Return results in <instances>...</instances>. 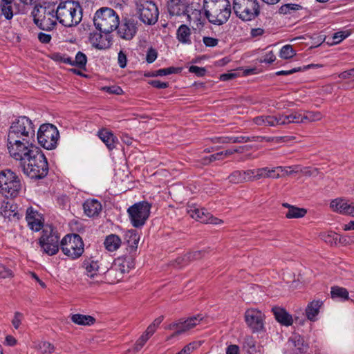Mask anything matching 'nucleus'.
Instances as JSON below:
<instances>
[{
  "label": "nucleus",
  "instance_id": "obj_1",
  "mask_svg": "<svg viewBox=\"0 0 354 354\" xmlns=\"http://www.w3.org/2000/svg\"><path fill=\"white\" fill-rule=\"evenodd\" d=\"M35 127L26 116H19L10 124L7 135L8 149L10 155L19 154V151L33 146Z\"/></svg>",
  "mask_w": 354,
  "mask_h": 354
},
{
  "label": "nucleus",
  "instance_id": "obj_2",
  "mask_svg": "<svg viewBox=\"0 0 354 354\" xmlns=\"http://www.w3.org/2000/svg\"><path fill=\"white\" fill-rule=\"evenodd\" d=\"M10 156L20 162L24 173L31 178L41 179L48 173L47 159L41 150L35 145Z\"/></svg>",
  "mask_w": 354,
  "mask_h": 354
},
{
  "label": "nucleus",
  "instance_id": "obj_3",
  "mask_svg": "<svg viewBox=\"0 0 354 354\" xmlns=\"http://www.w3.org/2000/svg\"><path fill=\"white\" fill-rule=\"evenodd\" d=\"M203 9L209 22L218 26L225 24L232 13L229 0H203Z\"/></svg>",
  "mask_w": 354,
  "mask_h": 354
},
{
  "label": "nucleus",
  "instance_id": "obj_4",
  "mask_svg": "<svg viewBox=\"0 0 354 354\" xmlns=\"http://www.w3.org/2000/svg\"><path fill=\"white\" fill-rule=\"evenodd\" d=\"M82 9L79 3L73 1L59 3L56 9V19L64 26L77 25L82 20Z\"/></svg>",
  "mask_w": 354,
  "mask_h": 354
},
{
  "label": "nucleus",
  "instance_id": "obj_5",
  "mask_svg": "<svg viewBox=\"0 0 354 354\" xmlns=\"http://www.w3.org/2000/svg\"><path fill=\"white\" fill-rule=\"evenodd\" d=\"M93 22L95 28L101 32L111 33L118 27L120 18L113 9L102 7L95 12Z\"/></svg>",
  "mask_w": 354,
  "mask_h": 354
},
{
  "label": "nucleus",
  "instance_id": "obj_6",
  "mask_svg": "<svg viewBox=\"0 0 354 354\" xmlns=\"http://www.w3.org/2000/svg\"><path fill=\"white\" fill-rule=\"evenodd\" d=\"M22 187L19 177L10 169L0 171V192L6 197H16Z\"/></svg>",
  "mask_w": 354,
  "mask_h": 354
},
{
  "label": "nucleus",
  "instance_id": "obj_7",
  "mask_svg": "<svg viewBox=\"0 0 354 354\" xmlns=\"http://www.w3.org/2000/svg\"><path fill=\"white\" fill-rule=\"evenodd\" d=\"M234 15L243 21H251L259 14V6L257 0H233Z\"/></svg>",
  "mask_w": 354,
  "mask_h": 354
},
{
  "label": "nucleus",
  "instance_id": "obj_8",
  "mask_svg": "<svg viewBox=\"0 0 354 354\" xmlns=\"http://www.w3.org/2000/svg\"><path fill=\"white\" fill-rule=\"evenodd\" d=\"M136 13L140 20L146 25L155 24L159 12L156 3L151 0H136Z\"/></svg>",
  "mask_w": 354,
  "mask_h": 354
},
{
  "label": "nucleus",
  "instance_id": "obj_9",
  "mask_svg": "<svg viewBox=\"0 0 354 354\" xmlns=\"http://www.w3.org/2000/svg\"><path fill=\"white\" fill-rule=\"evenodd\" d=\"M37 136L39 144L44 149L52 150L57 147L59 133L55 125L49 123L41 124Z\"/></svg>",
  "mask_w": 354,
  "mask_h": 354
},
{
  "label": "nucleus",
  "instance_id": "obj_10",
  "mask_svg": "<svg viewBox=\"0 0 354 354\" xmlns=\"http://www.w3.org/2000/svg\"><path fill=\"white\" fill-rule=\"evenodd\" d=\"M63 253L72 259L79 258L84 252V243L77 234L66 235L60 242Z\"/></svg>",
  "mask_w": 354,
  "mask_h": 354
},
{
  "label": "nucleus",
  "instance_id": "obj_11",
  "mask_svg": "<svg viewBox=\"0 0 354 354\" xmlns=\"http://www.w3.org/2000/svg\"><path fill=\"white\" fill-rule=\"evenodd\" d=\"M151 205L147 201L136 203L127 209L131 223L134 227H142L149 218Z\"/></svg>",
  "mask_w": 354,
  "mask_h": 354
},
{
  "label": "nucleus",
  "instance_id": "obj_12",
  "mask_svg": "<svg viewBox=\"0 0 354 354\" xmlns=\"http://www.w3.org/2000/svg\"><path fill=\"white\" fill-rule=\"evenodd\" d=\"M59 236L57 231L51 226H48L43 230L39 243L43 252L53 256L59 251Z\"/></svg>",
  "mask_w": 354,
  "mask_h": 354
},
{
  "label": "nucleus",
  "instance_id": "obj_13",
  "mask_svg": "<svg viewBox=\"0 0 354 354\" xmlns=\"http://www.w3.org/2000/svg\"><path fill=\"white\" fill-rule=\"evenodd\" d=\"M32 15L34 18V22L42 30H50L56 25V12L55 10H50L46 7L35 6Z\"/></svg>",
  "mask_w": 354,
  "mask_h": 354
},
{
  "label": "nucleus",
  "instance_id": "obj_14",
  "mask_svg": "<svg viewBox=\"0 0 354 354\" xmlns=\"http://www.w3.org/2000/svg\"><path fill=\"white\" fill-rule=\"evenodd\" d=\"M201 315H197L187 318V319H180L176 322H174L168 326L169 330H175V333L171 335L174 337L185 333L196 326H197L203 319Z\"/></svg>",
  "mask_w": 354,
  "mask_h": 354
},
{
  "label": "nucleus",
  "instance_id": "obj_15",
  "mask_svg": "<svg viewBox=\"0 0 354 354\" xmlns=\"http://www.w3.org/2000/svg\"><path fill=\"white\" fill-rule=\"evenodd\" d=\"M245 321L253 333L261 331L264 328V315L257 309L246 310Z\"/></svg>",
  "mask_w": 354,
  "mask_h": 354
},
{
  "label": "nucleus",
  "instance_id": "obj_16",
  "mask_svg": "<svg viewBox=\"0 0 354 354\" xmlns=\"http://www.w3.org/2000/svg\"><path fill=\"white\" fill-rule=\"evenodd\" d=\"M138 21L133 17L124 19L117 28L119 37L127 40L131 39L138 31Z\"/></svg>",
  "mask_w": 354,
  "mask_h": 354
},
{
  "label": "nucleus",
  "instance_id": "obj_17",
  "mask_svg": "<svg viewBox=\"0 0 354 354\" xmlns=\"http://www.w3.org/2000/svg\"><path fill=\"white\" fill-rule=\"evenodd\" d=\"M187 21L191 24L194 30H201L205 22V19L202 16L201 10L198 5L192 3L185 15Z\"/></svg>",
  "mask_w": 354,
  "mask_h": 354
},
{
  "label": "nucleus",
  "instance_id": "obj_18",
  "mask_svg": "<svg viewBox=\"0 0 354 354\" xmlns=\"http://www.w3.org/2000/svg\"><path fill=\"white\" fill-rule=\"evenodd\" d=\"M189 216L201 223H211L214 225L222 224L223 221L221 219L214 217L209 212L204 208L190 207L187 210Z\"/></svg>",
  "mask_w": 354,
  "mask_h": 354
},
{
  "label": "nucleus",
  "instance_id": "obj_19",
  "mask_svg": "<svg viewBox=\"0 0 354 354\" xmlns=\"http://www.w3.org/2000/svg\"><path fill=\"white\" fill-rule=\"evenodd\" d=\"M191 4L189 0H169L168 12L172 16H185Z\"/></svg>",
  "mask_w": 354,
  "mask_h": 354
},
{
  "label": "nucleus",
  "instance_id": "obj_20",
  "mask_svg": "<svg viewBox=\"0 0 354 354\" xmlns=\"http://www.w3.org/2000/svg\"><path fill=\"white\" fill-rule=\"evenodd\" d=\"M132 261L130 257H119L113 261L109 269V274L112 275L114 272L118 271V277H123V274L128 272L132 268Z\"/></svg>",
  "mask_w": 354,
  "mask_h": 354
},
{
  "label": "nucleus",
  "instance_id": "obj_21",
  "mask_svg": "<svg viewBox=\"0 0 354 354\" xmlns=\"http://www.w3.org/2000/svg\"><path fill=\"white\" fill-rule=\"evenodd\" d=\"M109 34L102 35L98 32L91 34L90 41L93 46L100 50L110 48L112 44V38Z\"/></svg>",
  "mask_w": 354,
  "mask_h": 354
},
{
  "label": "nucleus",
  "instance_id": "obj_22",
  "mask_svg": "<svg viewBox=\"0 0 354 354\" xmlns=\"http://www.w3.org/2000/svg\"><path fill=\"white\" fill-rule=\"evenodd\" d=\"M26 220L29 227L33 231L38 232L43 227L41 215L32 207L26 209Z\"/></svg>",
  "mask_w": 354,
  "mask_h": 354
},
{
  "label": "nucleus",
  "instance_id": "obj_23",
  "mask_svg": "<svg viewBox=\"0 0 354 354\" xmlns=\"http://www.w3.org/2000/svg\"><path fill=\"white\" fill-rule=\"evenodd\" d=\"M1 214L10 221L19 220L22 215L19 212L17 205L10 202H6L1 205Z\"/></svg>",
  "mask_w": 354,
  "mask_h": 354
},
{
  "label": "nucleus",
  "instance_id": "obj_24",
  "mask_svg": "<svg viewBox=\"0 0 354 354\" xmlns=\"http://www.w3.org/2000/svg\"><path fill=\"white\" fill-rule=\"evenodd\" d=\"M97 136L105 144L109 151L115 149L118 143V138L108 129H102L99 130Z\"/></svg>",
  "mask_w": 354,
  "mask_h": 354
},
{
  "label": "nucleus",
  "instance_id": "obj_25",
  "mask_svg": "<svg viewBox=\"0 0 354 354\" xmlns=\"http://www.w3.org/2000/svg\"><path fill=\"white\" fill-rule=\"evenodd\" d=\"M85 214L88 217L97 216L102 210L101 203L96 199H88L83 204Z\"/></svg>",
  "mask_w": 354,
  "mask_h": 354
},
{
  "label": "nucleus",
  "instance_id": "obj_26",
  "mask_svg": "<svg viewBox=\"0 0 354 354\" xmlns=\"http://www.w3.org/2000/svg\"><path fill=\"white\" fill-rule=\"evenodd\" d=\"M82 267L85 269V274L91 279L97 276L100 268L99 261L93 258L85 259Z\"/></svg>",
  "mask_w": 354,
  "mask_h": 354
},
{
  "label": "nucleus",
  "instance_id": "obj_27",
  "mask_svg": "<svg viewBox=\"0 0 354 354\" xmlns=\"http://www.w3.org/2000/svg\"><path fill=\"white\" fill-rule=\"evenodd\" d=\"M286 169L285 167L282 166H278L276 167L269 168V167H261L257 169V176L258 179L265 178H279L280 175L279 173H277V171H283Z\"/></svg>",
  "mask_w": 354,
  "mask_h": 354
},
{
  "label": "nucleus",
  "instance_id": "obj_28",
  "mask_svg": "<svg viewBox=\"0 0 354 354\" xmlns=\"http://www.w3.org/2000/svg\"><path fill=\"white\" fill-rule=\"evenodd\" d=\"M272 312L278 322L284 326L292 325L293 322L292 316L286 310L280 307H274Z\"/></svg>",
  "mask_w": 354,
  "mask_h": 354
},
{
  "label": "nucleus",
  "instance_id": "obj_29",
  "mask_svg": "<svg viewBox=\"0 0 354 354\" xmlns=\"http://www.w3.org/2000/svg\"><path fill=\"white\" fill-rule=\"evenodd\" d=\"M1 15L7 19L10 20L15 15L19 12V8L13 3V1H5L1 3Z\"/></svg>",
  "mask_w": 354,
  "mask_h": 354
},
{
  "label": "nucleus",
  "instance_id": "obj_30",
  "mask_svg": "<svg viewBox=\"0 0 354 354\" xmlns=\"http://www.w3.org/2000/svg\"><path fill=\"white\" fill-rule=\"evenodd\" d=\"M350 203L344 198H338L333 200L330 207L334 211L339 214L348 215L349 213Z\"/></svg>",
  "mask_w": 354,
  "mask_h": 354
},
{
  "label": "nucleus",
  "instance_id": "obj_31",
  "mask_svg": "<svg viewBox=\"0 0 354 354\" xmlns=\"http://www.w3.org/2000/svg\"><path fill=\"white\" fill-rule=\"evenodd\" d=\"M125 243L130 248V252L136 251L140 241V235L135 230H130L125 232L124 237Z\"/></svg>",
  "mask_w": 354,
  "mask_h": 354
},
{
  "label": "nucleus",
  "instance_id": "obj_32",
  "mask_svg": "<svg viewBox=\"0 0 354 354\" xmlns=\"http://www.w3.org/2000/svg\"><path fill=\"white\" fill-rule=\"evenodd\" d=\"M323 302L321 300H313L309 303L306 308V315L308 319L315 321V317L318 315L319 308Z\"/></svg>",
  "mask_w": 354,
  "mask_h": 354
},
{
  "label": "nucleus",
  "instance_id": "obj_33",
  "mask_svg": "<svg viewBox=\"0 0 354 354\" xmlns=\"http://www.w3.org/2000/svg\"><path fill=\"white\" fill-rule=\"evenodd\" d=\"M121 239L116 234H110L104 240V245L105 248L109 252L117 250L121 245Z\"/></svg>",
  "mask_w": 354,
  "mask_h": 354
},
{
  "label": "nucleus",
  "instance_id": "obj_34",
  "mask_svg": "<svg viewBox=\"0 0 354 354\" xmlns=\"http://www.w3.org/2000/svg\"><path fill=\"white\" fill-rule=\"evenodd\" d=\"M71 321L77 325L91 326L95 322V319L91 315L73 314L71 316Z\"/></svg>",
  "mask_w": 354,
  "mask_h": 354
},
{
  "label": "nucleus",
  "instance_id": "obj_35",
  "mask_svg": "<svg viewBox=\"0 0 354 354\" xmlns=\"http://www.w3.org/2000/svg\"><path fill=\"white\" fill-rule=\"evenodd\" d=\"M176 35L178 40L182 44H190L192 43L190 39L191 31L187 26L180 25L177 30Z\"/></svg>",
  "mask_w": 354,
  "mask_h": 354
},
{
  "label": "nucleus",
  "instance_id": "obj_36",
  "mask_svg": "<svg viewBox=\"0 0 354 354\" xmlns=\"http://www.w3.org/2000/svg\"><path fill=\"white\" fill-rule=\"evenodd\" d=\"M284 207L288 208V212L286 213V216L288 218H299L304 217L307 211L304 208H299L295 206L290 205L288 203L283 204Z\"/></svg>",
  "mask_w": 354,
  "mask_h": 354
},
{
  "label": "nucleus",
  "instance_id": "obj_37",
  "mask_svg": "<svg viewBox=\"0 0 354 354\" xmlns=\"http://www.w3.org/2000/svg\"><path fill=\"white\" fill-rule=\"evenodd\" d=\"M214 142L216 143H244L252 141L253 139L245 136H231L216 138Z\"/></svg>",
  "mask_w": 354,
  "mask_h": 354
},
{
  "label": "nucleus",
  "instance_id": "obj_38",
  "mask_svg": "<svg viewBox=\"0 0 354 354\" xmlns=\"http://www.w3.org/2000/svg\"><path fill=\"white\" fill-rule=\"evenodd\" d=\"M86 62V55L84 53L79 51L75 55V60L71 59V64H70V65L75 66L82 69L84 68Z\"/></svg>",
  "mask_w": 354,
  "mask_h": 354
},
{
  "label": "nucleus",
  "instance_id": "obj_39",
  "mask_svg": "<svg viewBox=\"0 0 354 354\" xmlns=\"http://www.w3.org/2000/svg\"><path fill=\"white\" fill-rule=\"evenodd\" d=\"M285 117L286 124L304 122V114L299 111H292L288 115L286 114Z\"/></svg>",
  "mask_w": 354,
  "mask_h": 354
},
{
  "label": "nucleus",
  "instance_id": "obj_40",
  "mask_svg": "<svg viewBox=\"0 0 354 354\" xmlns=\"http://www.w3.org/2000/svg\"><path fill=\"white\" fill-rule=\"evenodd\" d=\"M331 297L333 298H342L344 299H348V292L342 287L333 286L330 290Z\"/></svg>",
  "mask_w": 354,
  "mask_h": 354
},
{
  "label": "nucleus",
  "instance_id": "obj_41",
  "mask_svg": "<svg viewBox=\"0 0 354 354\" xmlns=\"http://www.w3.org/2000/svg\"><path fill=\"white\" fill-rule=\"evenodd\" d=\"M296 55L295 50L292 48L291 45L283 46L279 53V57L284 59H290Z\"/></svg>",
  "mask_w": 354,
  "mask_h": 354
},
{
  "label": "nucleus",
  "instance_id": "obj_42",
  "mask_svg": "<svg viewBox=\"0 0 354 354\" xmlns=\"http://www.w3.org/2000/svg\"><path fill=\"white\" fill-rule=\"evenodd\" d=\"M162 320H163V317H162V316L156 318L152 322V324H151L147 327L146 331L143 334H145L146 336H147L149 338H150L153 335V333H155V331L156 330V329L158 328L159 325L161 324Z\"/></svg>",
  "mask_w": 354,
  "mask_h": 354
},
{
  "label": "nucleus",
  "instance_id": "obj_43",
  "mask_svg": "<svg viewBox=\"0 0 354 354\" xmlns=\"http://www.w3.org/2000/svg\"><path fill=\"white\" fill-rule=\"evenodd\" d=\"M37 348L43 354H51L55 351L54 346L48 342H41Z\"/></svg>",
  "mask_w": 354,
  "mask_h": 354
},
{
  "label": "nucleus",
  "instance_id": "obj_44",
  "mask_svg": "<svg viewBox=\"0 0 354 354\" xmlns=\"http://www.w3.org/2000/svg\"><path fill=\"white\" fill-rule=\"evenodd\" d=\"M322 118V115L319 111H316V112L306 111L304 113V122L319 121Z\"/></svg>",
  "mask_w": 354,
  "mask_h": 354
},
{
  "label": "nucleus",
  "instance_id": "obj_45",
  "mask_svg": "<svg viewBox=\"0 0 354 354\" xmlns=\"http://www.w3.org/2000/svg\"><path fill=\"white\" fill-rule=\"evenodd\" d=\"M180 71V69L176 67H169L165 68H161L159 70H157L153 73L151 76H165L173 73H177Z\"/></svg>",
  "mask_w": 354,
  "mask_h": 354
},
{
  "label": "nucleus",
  "instance_id": "obj_46",
  "mask_svg": "<svg viewBox=\"0 0 354 354\" xmlns=\"http://www.w3.org/2000/svg\"><path fill=\"white\" fill-rule=\"evenodd\" d=\"M201 344L200 342H192L188 344H187L185 346H184L181 351L176 353V354H190L194 351L197 349L201 346Z\"/></svg>",
  "mask_w": 354,
  "mask_h": 354
},
{
  "label": "nucleus",
  "instance_id": "obj_47",
  "mask_svg": "<svg viewBox=\"0 0 354 354\" xmlns=\"http://www.w3.org/2000/svg\"><path fill=\"white\" fill-rule=\"evenodd\" d=\"M242 176L245 182L248 181H254L257 180L258 176H257V169H248L245 171H242Z\"/></svg>",
  "mask_w": 354,
  "mask_h": 354
},
{
  "label": "nucleus",
  "instance_id": "obj_48",
  "mask_svg": "<svg viewBox=\"0 0 354 354\" xmlns=\"http://www.w3.org/2000/svg\"><path fill=\"white\" fill-rule=\"evenodd\" d=\"M242 175V171L236 170L228 176V179L230 183L234 184L243 183L244 180Z\"/></svg>",
  "mask_w": 354,
  "mask_h": 354
},
{
  "label": "nucleus",
  "instance_id": "obj_49",
  "mask_svg": "<svg viewBox=\"0 0 354 354\" xmlns=\"http://www.w3.org/2000/svg\"><path fill=\"white\" fill-rule=\"evenodd\" d=\"M292 343L299 353H304L306 351L307 346L304 344V340L300 337L295 336L292 339Z\"/></svg>",
  "mask_w": 354,
  "mask_h": 354
},
{
  "label": "nucleus",
  "instance_id": "obj_50",
  "mask_svg": "<svg viewBox=\"0 0 354 354\" xmlns=\"http://www.w3.org/2000/svg\"><path fill=\"white\" fill-rule=\"evenodd\" d=\"M51 58L55 62L70 64H71V58L59 53L52 54Z\"/></svg>",
  "mask_w": 354,
  "mask_h": 354
},
{
  "label": "nucleus",
  "instance_id": "obj_51",
  "mask_svg": "<svg viewBox=\"0 0 354 354\" xmlns=\"http://www.w3.org/2000/svg\"><path fill=\"white\" fill-rule=\"evenodd\" d=\"M202 257L201 251L190 252L185 254L183 257V261L185 262L192 261L193 260L199 259Z\"/></svg>",
  "mask_w": 354,
  "mask_h": 354
},
{
  "label": "nucleus",
  "instance_id": "obj_52",
  "mask_svg": "<svg viewBox=\"0 0 354 354\" xmlns=\"http://www.w3.org/2000/svg\"><path fill=\"white\" fill-rule=\"evenodd\" d=\"M300 8L299 5L297 4H286L282 6L279 8V12L281 14L286 15L288 13H290L291 10H298Z\"/></svg>",
  "mask_w": 354,
  "mask_h": 354
},
{
  "label": "nucleus",
  "instance_id": "obj_53",
  "mask_svg": "<svg viewBox=\"0 0 354 354\" xmlns=\"http://www.w3.org/2000/svg\"><path fill=\"white\" fill-rule=\"evenodd\" d=\"M13 276V272L10 268L0 263V278H12Z\"/></svg>",
  "mask_w": 354,
  "mask_h": 354
},
{
  "label": "nucleus",
  "instance_id": "obj_54",
  "mask_svg": "<svg viewBox=\"0 0 354 354\" xmlns=\"http://www.w3.org/2000/svg\"><path fill=\"white\" fill-rule=\"evenodd\" d=\"M102 90L109 94L121 95L123 93L122 89L118 86H104Z\"/></svg>",
  "mask_w": 354,
  "mask_h": 354
},
{
  "label": "nucleus",
  "instance_id": "obj_55",
  "mask_svg": "<svg viewBox=\"0 0 354 354\" xmlns=\"http://www.w3.org/2000/svg\"><path fill=\"white\" fill-rule=\"evenodd\" d=\"M118 271L114 272L112 275L109 274V269L106 270L105 272L106 279L111 283H117L120 281L123 277H118Z\"/></svg>",
  "mask_w": 354,
  "mask_h": 354
},
{
  "label": "nucleus",
  "instance_id": "obj_56",
  "mask_svg": "<svg viewBox=\"0 0 354 354\" xmlns=\"http://www.w3.org/2000/svg\"><path fill=\"white\" fill-rule=\"evenodd\" d=\"M348 36V33H346L344 31H340L335 33L333 36V42L332 44H339L342 40L346 39Z\"/></svg>",
  "mask_w": 354,
  "mask_h": 354
},
{
  "label": "nucleus",
  "instance_id": "obj_57",
  "mask_svg": "<svg viewBox=\"0 0 354 354\" xmlns=\"http://www.w3.org/2000/svg\"><path fill=\"white\" fill-rule=\"evenodd\" d=\"M149 338L146 336L145 334H142L139 339L137 340L135 346L134 350L136 351H139L143 346L145 344V343L148 341Z\"/></svg>",
  "mask_w": 354,
  "mask_h": 354
},
{
  "label": "nucleus",
  "instance_id": "obj_58",
  "mask_svg": "<svg viewBox=\"0 0 354 354\" xmlns=\"http://www.w3.org/2000/svg\"><path fill=\"white\" fill-rule=\"evenodd\" d=\"M203 41L206 47H214L218 44V39L211 37H203Z\"/></svg>",
  "mask_w": 354,
  "mask_h": 354
},
{
  "label": "nucleus",
  "instance_id": "obj_59",
  "mask_svg": "<svg viewBox=\"0 0 354 354\" xmlns=\"http://www.w3.org/2000/svg\"><path fill=\"white\" fill-rule=\"evenodd\" d=\"M23 319L22 313L19 312H16L15 313L14 317L12 320V324L15 329H18L21 325V320Z\"/></svg>",
  "mask_w": 354,
  "mask_h": 354
},
{
  "label": "nucleus",
  "instance_id": "obj_60",
  "mask_svg": "<svg viewBox=\"0 0 354 354\" xmlns=\"http://www.w3.org/2000/svg\"><path fill=\"white\" fill-rule=\"evenodd\" d=\"M189 71L196 74L197 76L202 77L205 74L206 70L203 67L191 66L189 68Z\"/></svg>",
  "mask_w": 354,
  "mask_h": 354
},
{
  "label": "nucleus",
  "instance_id": "obj_61",
  "mask_svg": "<svg viewBox=\"0 0 354 354\" xmlns=\"http://www.w3.org/2000/svg\"><path fill=\"white\" fill-rule=\"evenodd\" d=\"M286 114H278L274 115V127L280 125H286Z\"/></svg>",
  "mask_w": 354,
  "mask_h": 354
},
{
  "label": "nucleus",
  "instance_id": "obj_62",
  "mask_svg": "<svg viewBox=\"0 0 354 354\" xmlns=\"http://www.w3.org/2000/svg\"><path fill=\"white\" fill-rule=\"evenodd\" d=\"M157 58V52L153 48H149L147 53L146 60L148 63L153 62Z\"/></svg>",
  "mask_w": 354,
  "mask_h": 354
},
{
  "label": "nucleus",
  "instance_id": "obj_63",
  "mask_svg": "<svg viewBox=\"0 0 354 354\" xmlns=\"http://www.w3.org/2000/svg\"><path fill=\"white\" fill-rule=\"evenodd\" d=\"M127 55L123 51H120L118 56V62L120 68H124L127 66Z\"/></svg>",
  "mask_w": 354,
  "mask_h": 354
},
{
  "label": "nucleus",
  "instance_id": "obj_64",
  "mask_svg": "<svg viewBox=\"0 0 354 354\" xmlns=\"http://www.w3.org/2000/svg\"><path fill=\"white\" fill-rule=\"evenodd\" d=\"M339 77L343 80H347L350 78L354 77V68L343 71L342 73L339 74Z\"/></svg>",
  "mask_w": 354,
  "mask_h": 354
}]
</instances>
